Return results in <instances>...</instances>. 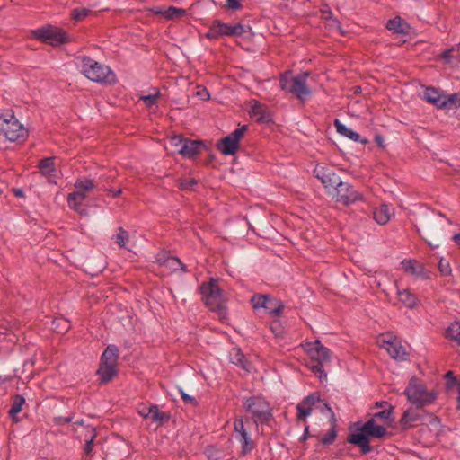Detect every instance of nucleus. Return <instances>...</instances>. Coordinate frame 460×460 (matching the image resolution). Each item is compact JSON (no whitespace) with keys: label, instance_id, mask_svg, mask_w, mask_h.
I'll use <instances>...</instances> for the list:
<instances>
[{"label":"nucleus","instance_id":"48","mask_svg":"<svg viewBox=\"0 0 460 460\" xmlns=\"http://www.w3.org/2000/svg\"><path fill=\"white\" fill-rule=\"evenodd\" d=\"M90 433H91V435L89 436V439L85 440L86 443L84 446V453L86 455H90L92 453V449H93V438H94V435L93 434V429H91Z\"/></svg>","mask_w":460,"mask_h":460},{"label":"nucleus","instance_id":"18","mask_svg":"<svg viewBox=\"0 0 460 460\" xmlns=\"http://www.w3.org/2000/svg\"><path fill=\"white\" fill-rule=\"evenodd\" d=\"M250 115L259 122H268L271 116L268 108L257 101L251 102Z\"/></svg>","mask_w":460,"mask_h":460},{"label":"nucleus","instance_id":"9","mask_svg":"<svg viewBox=\"0 0 460 460\" xmlns=\"http://www.w3.org/2000/svg\"><path fill=\"white\" fill-rule=\"evenodd\" d=\"M0 135L10 141L23 139L27 136V130L14 118L13 114H6L0 120Z\"/></svg>","mask_w":460,"mask_h":460},{"label":"nucleus","instance_id":"17","mask_svg":"<svg viewBox=\"0 0 460 460\" xmlns=\"http://www.w3.org/2000/svg\"><path fill=\"white\" fill-rule=\"evenodd\" d=\"M402 269L417 278L428 279L429 272L424 265L417 261L405 260L402 261Z\"/></svg>","mask_w":460,"mask_h":460},{"label":"nucleus","instance_id":"23","mask_svg":"<svg viewBox=\"0 0 460 460\" xmlns=\"http://www.w3.org/2000/svg\"><path fill=\"white\" fill-rule=\"evenodd\" d=\"M334 127L336 128V131L345 137H348L349 139L350 140H353L355 142H360V143H367V140L366 139H362L360 137V136L353 131L352 129L349 128L348 127H346L344 124H342L339 119H335L334 120Z\"/></svg>","mask_w":460,"mask_h":460},{"label":"nucleus","instance_id":"45","mask_svg":"<svg viewBox=\"0 0 460 460\" xmlns=\"http://www.w3.org/2000/svg\"><path fill=\"white\" fill-rule=\"evenodd\" d=\"M196 185L197 181L193 178H185L179 181V187L181 190H193Z\"/></svg>","mask_w":460,"mask_h":460},{"label":"nucleus","instance_id":"2","mask_svg":"<svg viewBox=\"0 0 460 460\" xmlns=\"http://www.w3.org/2000/svg\"><path fill=\"white\" fill-rule=\"evenodd\" d=\"M77 66L80 71L91 81L105 84H111L116 81V75L109 66L90 58H79Z\"/></svg>","mask_w":460,"mask_h":460},{"label":"nucleus","instance_id":"55","mask_svg":"<svg viewBox=\"0 0 460 460\" xmlns=\"http://www.w3.org/2000/svg\"><path fill=\"white\" fill-rule=\"evenodd\" d=\"M454 52V49H447V50H445L442 54H441V58L446 60L447 62H450L451 61V58H452V54Z\"/></svg>","mask_w":460,"mask_h":460},{"label":"nucleus","instance_id":"4","mask_svg":"<svg viewBox=\"0 0 460 460\" xmlns=\"http://www.w3.org/2000/svg\"><path fill=\"white\" fill-rule=\"evenodd\" d=\"M404 394L409 402L421 408L431 404L437 398L434 391H429L417 378H411Z\"/></svg>","mask_w":460,"mask_h":460},{"label":"nucleus","instance_id":"30","mask_svg":"<svg viewBox=\"0 0 460 460\" xmlns=\"http://www.w3.org/2000/svg\"><path fill=\"white\" fill-rule=\"evenodd\" d=\"M85 198H86V194L83 190H79L77 189L76 191H74L68 195V197H67L68 206L72 209L80 212L81 206H82L84 200L85 199Z\"/></svg>","mask_w":460,"mask_h":460},{"label":"nucleus","instance_id":"13","mask_svg":"<svg viewBox=\"0 0 460 460\" xmlns=\"http://www.w3.org/2000/svg\"><path fill=\"white\" fill-rule=\"evenodd\" d=\"M32 35L39 40L51 45H59L66 41L65 32L51 25L43 26L32 31Z\"/></svg>","mask_w":460,"mask_h":460},{"label":"nucleus","instance_id":"15","mask_svg":"<svg viewBox=\"0 0 460 460\" xmlns=\"http://www.w3.org/2000/svg\"><path fill=\"white\" fill-rule=\"evenodd\" d=\"M334 192H336L337 200L346 205L362 199V196L347 182L341 181Z\"/></svg>","mask_w":460,"mask_h":460},{"label":"nucleus","instance_id":"8","mask_svg":"<svg viewBox=\"0 0 460 460\" xmlns=\"http://www.w3.org/2000/svg\"><path fill=\"white\" fill-rule=\"evenodd\" d=\"M243 406L254 418V423H263L271 418V409L270 404L261 397L246 398Z\"/></svg>","mask_w":460,"mask_h":460},{"label":"nucleus","instance_id":"22","mask_svg":"<svg viewBox=\"0 0 460 460\" xmlns=\"http://www.w3.org/2000/svg\"><path fill=\"white\" fill-rule=\"evenodd\" d=\"M229 358L233 364L241 367L244 371L250 372L252 370L251 363L245 358L240 349H232L229 352Z\"/></svg>","mask_w":460,"mask_h":460},{"label":"nucleus","instance_id":"52","mask_svg":"<svg viewBox=\"0 0 460 460\" xmlns=\"http://www.w3.org/2000/svg\"><path fill=\"white\" fill-rule=\"evenodd\" d=\"M180 394L181 395V398L182 400L187 402V403H190V404H194L195 403V398L187 394L182 389H180Z\"/></svg>","mask_w":460,"mask_h":460},{"label":"nucleus","instance_id":"21","mask_svg":"<svg viewBox=\"0 0 460 460\" xmlns=\"http://www.w3.org/2000/svg\"><path fill=\"white\" fill-rule=\"evenodd\" d=\"M203 146L204 145L200 141L186 138L181 149L180 150V154L185 157L191 158L200 153Z\"/></svg>","mask_w":460,"mask_h":460},{"label":"nucleus","instance_id":"40","mask_svg":"<svg viewBox=\"0 0 460 460\" xmlns=\"http://www.w3.org/2000/svg\"><path fill=\"white\" fill-rule=\"evenodd\" d=\"M367 439H368V436L367 435V433L364 431H361V429H360L359 432L351 434L349 437L348 441L351 444L360 447V446L366 445V440H367Z\"/></svg>","mask_w":460,"mask_h":460},{"label":"nucleus","instance_id":"44","mask_svg":"<svg viewBox=\"0 0 460 460\" xmlns=\"http://www.w3.org/2000/svg\"><path fill=\"white\" fill-rule=\"evenodd\" d=\"M186 138L181 137V136H173L169 139V144L172 147L175 149L177 153L180 154V150L181 149V146L184 144Z\"/></svg>","mask_w":460,"mask_h":460},{"label":"nucleus","instance_id":"3","mask_svg":"<svg viewBox=\"0 0 460 460\" xmlns=\"http://www.w3.org/2000/svg\"><path fill=\"white\" fill-rule=\"evenodd\" d=\"M309 73L305 72L296 76L288 71L280 76V87L283 91L295 95L298 100L304 102L311 95V90L306 84Z\"/></svg>","mask_w":460,"mask_h":460},{"label":"nucleus","instance_id":"10","mask_svg":"<svg viewBox=\"0 0 460 460\" xmlns=\"http://www.w3.org/2000/svg\"><path fill=\"white\" fill-rule=\"evenodd\" d=\"M235 439L241 444V455L245 456L255 447V442L251 437L244 421L242 418L236 419L234 422Z\"/></svg>","mask_w":460,"mask_h":460},{"label":"nucleus","instance_id":"7","mask_svg":"<svg viewBox=\"0 0 460 460\" xmlns=\"http://www.w3.org/2000/svg\"><path fill=\"white\" fill-rule=\"evenodd\" d=\"M421 97L438 108L452 109L460 105V94H443L434 87H427L421 93Z\"/></svg>","mask_w":460,"mask_h":460},{"label":"nucleus","instance_id":"35","mask_svg":"<svg viewBox=\"0 0 460 460\" xmlns=\"http://www.w3.org/2000/svg\"><path fill=\"white\" fill-rule=\"evenodd\" d=\"M117 373V366L109 365V364H102L98 369V374L100 375L102 382L110 381Z\"/></svg>","mask_w":460,"mask_h":460},{"label":"nucleus","instance_id":"1","mask_svg":"<svg viewBox=\"0 0 460 460\" xmlns=\"http://www.w3.org/2000/svg\"><path fill=\"white\" fill-rule=\"evenodd\" d=\"M202 298L210 310L216 312L221 320H226L227 312L226 303L227 301L226 295L219 287L216 279H210L200 287Z\"/></svg>","mask_w":460,"mask_h":460},{"label":"nucleus","instance_id":"63","mask_svg":"<svg viewBox=\"0 0 460 460\" xmlns=\"http://www.w3.org/2000/svg\"><path fill=\"white\" fill-rule=\"evenodd\" d=\"M452 239L458 246H460V233L454 234Z\"/></svg>","mask_w":460,"mask_h":460},{"label":"nucleus","instance_id":"34","mask_svg":"<svg viewBox=\"0 0 460 460\" xmlns=\"http://www.w3.org/2000/svg\"><path fill=\"white\" fill-rule=\"evenodd\" d=\"M283 307H284V305L280 300L269 296L264 310L270 314H274V315L278 316L280 314Z\"/></svg>","mask_w":460,"mask_h":460},{"label":"nucleus","instance_id":"60","mask_svg":"<svg viewBox=\"0 0 460 460\" xmlns=\"http://www.w3.org/2000/svg\"><path fill=\"white\" fill-rule=\"evenodd\" d=\"M114 178H115V174H109V175H107V176H105V177H104V176H100V177H99V181H100L101 182H104V181H110V180L111 181V180H113Z\"/></svg>","mask_w":460,"mask_h":460},{"label":"nucleus","instance_id":"58","mask_svg":"<svg viewBox=\"0 0 460 460\" xmlns=\"http://www.w3.org/2000/svg\"><path fill=\"white\" fill-rule=\"evenodd\" d=\"M322 13L323 19H325L327 22L333 18V14L330 10H323Z\"/></svg>","mask_w":460,"mask_h":460},{"label":"nucleus","instance_id":"19","mask_svg":"<svg viewBox=\"0 0 460 460\" xmlns=\"http://www.w3.org/2000/svg\"><path fill=\"white\" fill-rule=\"evenodd\" d=\"M319 401V397L315 394L306 396L301 402L296 406L297 409V419L299 420H305L312 412V406Z\"/></svg>","mask_w":460,"mask_h":460},{"label":"nucleus","instance_id":"14","mask_svg":"<svg viewBox=\"0 0 460 460\" xmlns=\"http://www.w3.org/2000/svg\"><path fill=\"white\" fill-rule=\"evenodd\" d=\"M315 176L322 181L329 192H334L339 184L341 182V178L330 168L324 166H316L314 169Z\"/></svg>","mask_w":460,"mask_h":460},{"label":"nucleus","instance_id":"61","mask_svg":"<svg viewBox=\"0 0 460 460\" xmlns=\"http://www.w3.org/2000/svg\"><path fill=\"white\" fill-rule=\"evenodd\" d=\"M57 322H58V325H63L62 326L63 330L66 331L69 328V324L66 320L60 319V320H58Z\"/></svg>","mask_w":460,"mask_h":460},{"label":"nucleus","instance_id":"11","mask_svg":"<svg viewBox=\"0 0 460 460\" xmlns=\"http://www.w3.org/2000/svg\"><path fill=\"white\" fill-rule=\"evenodd\" d=\"M247 126H243L234 130L230 135L222 138L218 144V149L226 155H232L239 149V142L243 137Z\"/></svg>","mask_w":460,"mask_h":460},{"label":"nucleus","instance_id":"36","mask_svg":"<svg viewBox=\"0 0 460 460\" xmlns=\"http://www.w3.org/2000/svg\"><path fill=\"white\" fill-rule=\"evenodd\" d=\"M168 415L159 411L156 405H151L150 416L148 419L154 422L162 424L168 420Z\"/></svg>","mask_w":460,"mask_h":460},{"label":"nucleus","instance_id":"37","mask_svg":"<svg viewBox=\"0 0 460 460\" xmlns=\"http://www.w3.org/2000/svg\"><path fill=\"white\" fill-rule=\"evenodd\" d=\"M75 186L79 190H83L85 194H86V192H89V191H92V190H94L97 189V185L91 179L78 180L75 182Z\"/></svg>","mask_w":460,"mask_h":460},{"label":"nucleus","instance_id":"51","mask_svg":"<svg viewBox=\"0 0 460 460\" xmlns=\"http://www.w3.org/2000/svg\"><path fill=\"white\" fill-rule=\"evenodd\" d=\"M197 96H199V98L200 100H208L210 98V94L208 93V91L206 89V88H200L197 91L196 93Z\"/></svg>","mask_w":460,"mask_h":460},{"label":"nucleus","instance_id":"39","mask_svg":"<svg viewBox=\"0 0 460 460\" xmlns=\"http://www.w3.org/2000/svg\"><path fill=\"white\" fill-rule=\"evenodd\" d=\"M157 261L159 263L166 264L169 267L172 268L173 270H176L178 266H181L182 270H185L184 264L175 257H167L165 259V254H162L161 257L157 258Z\"/></svg>","mask_w":460,"mask_h":460},{"label":"nucleus","instance_id":"26","mask_svg":"<svg viewBox=\"0 0 460 460\" xmlns=\"http://www.w3.org/2000/svg\"><path fill=\"white\" fill-rule=\"evenodd\" d=\"M374 218L379 225H385L391 218L393 211L387 204H382L374 210Z\"/></svg>","mask_w":460,"mask_h":460},{"label":"nucleus","instance_id":"33","mask_svg":"<svg viewBox=\"0 0 460 460\" xmlns=\"http://www.w3.org/2000/svg\"><path fill=\"white\" fill-rule=\"evenodd\" d=\"M112 239L119 246V248L128 249L130 236L129 234L122 227H119L117 229V233L113 234Z\"/></svg>","mask_w":460,"mask_h":460},{"label":"nucleus","instance_id":"62","mask_svg":"<svg viewBox=\"0 0 460 460\" xmlns=\"http://www.w3.org/2000/svg\"><path fill=\"white\" fill-rule=\"evenodd\" d=\"M104 190H108L109 192H111L112 194V196H114V197L119 196L122 192L121 189H119L118 190H113L111 189L104 188Z\"/></svg>","mask_w":460,"mask_h":460},{"label":"nucleus","instance_id":"6","mask_svg":"<svg viewBox=\"0 0 460 460\" xmlns=\"http://www.w3.org/2000/svg\"><path fill=\"white\" fill-rule=\"evenodd\" d=\"M251 27L243 23H224L219 20L214 21L209 26L206 37L216 40L221 37H240L250 32Z\"/></svg>","mask_w":460,"mask_h":460},{"label":"nucleus","instance_id":"57","mask_svg":"<svg viewBox=\"0 0 460 460\" xmlns=\"http://www.w3.org/2000/svg\"><path fill=\"white\" fill-rule=\"evenodd\" d=\"M71 421V419L68 417H58L56 419V422L59 425L66 424Z\"/></svg>","mask_w":460,"mask_h":460},{"label":"nucleus","instance_id":"41","mask_svg":"<svg viewBox=\"0 0 460 460\" xmlns=\"http://www.w3.org/2000/svg\"><path fill=\"white\" fill-rule=\"evenodd\" d=\"M447 335L460 344V323H452L447 330Z\"/></svg>","mask_w":460,"mask_h":460},{"label":"nucleus","instance_id":"12","mask_svg":"<svg viewBox=\"0 0 460 460\" xmlns=\"http://www.w3.org/2000/svg\"><path fill=\"white\" fill-rule=\"evenodd\" d=\"M422 238L429 246L433 248L439 246V243L444 237V231L441 224L427 219L422 226Z\"/></svg>","mask_w":460,"mask_h":460},{"label":"nucleus","instance_id":"53","mask_svg":"<svg viewBox=\"0 0 460 460\" xmlns=\"http://www.w3.org/2000/svg\"><path fill=\"white\" fill-rule=\"evenodd\" d=\"M227 7L231 10H238L241 7L239 0H227Z\"/></svg>","mask_w":460,"mask_h":460},{"label":"nucleus","instance_id":"46","mask_svg":"<svg viewBox=\"0 0 460 460\" xmlns=\"http://www.w3.org/2000/svg\"><path fill=\"white\" fill-rule=\"evenodd\" d=\"M438 269H439L440 273L443 276H448L451 274L450 264H449L448 261H447L445 259H440V261L438 262Z\"/></svg>","mask_w":460,"mask_h":460},{"label":"nucleus","instance_id":"24","mask_svg":"<svg viewBox=\"0 0 460 460\" xmlns=\"http://www.w3.org/2000/svg\"><path fill=\"white\" fill-rule=\"evenodd\" d=\"M386 28L394 33L398 34H407L410 30L409 24L399 16L389 20Z\"/></svg>","mask_w":460,"mask_h":460},{"label":"nucleus","instance_id":"38","mask_svg":"<svg viewBox=\"0 0 460 460\" xmlns=\"http://www.w3.org/2000/svg\"><path fill=\"white\" fill-rule=\"evenodd\" d=\"M25 402V400L21 395H16L13 401V403L9 411V416L15 420L18 413L21 412L22 409V405Z\"/></svg>","mask_w":460,"mask_h":460},{"label":"nucleus","instance_id":"42","mask_svg":"<svg viewBox=\"0 0 460 460\" xmlns=\"http://www.w3.org/2000/svg\"><path fill=\"white\" fill-rule=\"evenodd\" d=\"M267 295H256L253 296L251 299V302L252 304V306L254 309L263 308L265 309L267 300H268Z\"/></svg>","mask_w":460,"mask_h":460},{"label":"nucleus","instance_id":"54","mask_svg":"<svg viewBox=\"0 0 460 460\" xmlns=\"http://www.w3.org/2000/svg\"><path fill=\"white\" fill-rule=\"evenodd\" d=\"M446 378L448 380L447 381V387H451L452 385H455L456 383V378L454 377V374L452 371H448L447 374H446Z\"/></svg>","mask_w":460,"mask_h":460},{"label":"nucleus","instance_id":"5","mask_svg":"<svg viewBox=\"0 0 460 460\" xmlns=\"http://www.w3.org/2000/svg\"><path fill=\"white\" fill-rule=\"evenodd\" d=\"M303 346L314 362L311 366L312 371L314 374L319 375L320 378H322L323 376L326 377V374L323 372V367L324 363L330 361L331 352L329 349L322 345L318 340L313 342H306Z\"/></svg>","mask_w":460,"mask_h":460},{"label":"nucleus","instance_id":"64","mask_svg":"<svg viewBox=\"0 0 460 460\" xmlns=\"http://www.w3.org/2000/svg\"><path fill=\"white\" fill-rule=\"evenodd\" d=\"M457 393H458V396H457L458 408H460V382L457 384Z\"/></svg>","mask_w":460,"mask_h":460},{"label":"nucleus","instance_id":"49","mask_svg":"<svg viewBox=\"0 0 460 460\" xmlns=\"http://www.w3.org/2000/svg\"><path fill=\"white\" fill-rule=\"evenodd\" d=\"M151 406H139L137 409V412L145 419H148L150 416Z\"/></svg>","mask_w":460,"mask_h":460},{"label":"nucleus","instance_id":"27","mask_svg":"<svg viewBox=\"0 0 460 460\" xmlns=\"http://www.w3.org/2000/svg\"><path fill=\"white\" fill-rule=\"evenodd\" d=\"M397 296L401 303L408 308H414L418 305L419 300L409 289H397Z\"/></svg>","mask_w":460,"mask_h":460},{"label":"nucleus","instance_id":"59","mask_svg":"<svg viewBox=\"0 0 460 460\" xmlns=\"http://www.w3.org/2000/svg\"><path fill=\"white\" fill-rule=\"evenodd\" d=\"M364 454L368 453L371 451V447L369 446V440H366V445L359 447Z\"/></svg>","mask_w":460,"mask_h":460},{"label":"nucleus","instance_id":"29","mask_svg":"<svg viewBox=\"0 0 460 460\" xmlns=\"http://www.w3.org/2000/svg\"><path fill=\"white\" fill-rule=\"evenodd\" d=\"M118 358V348L115 345H109L102 355L101 363L117 366Z\"/></svg>","mask_w":460,"mask_h":460},{"label":"nucleus","instance_id":"31","mask_svg":"<svg viewBox=\"0 0 460 460\" xmlns=\"http://www.w3.org/2000/svg\"><path fill=\"white\" fill-rule=\"evenodd\" d=\"M420 416L418 411L412 408L406 410L401 419L402 429H407L413 426V423L420 420Z\"/></svg>","mask_w":460,"mask_h":460},{"label":"nucleus","instance_id":"43","mask_svg":"<svg viewBox=\"0 0 460 460\" xmlns=\"http://www.w3.org/2000/svg\"><path fill=\"white\" fill-rule=\"evenodd\" d=\"M160 96H161V93H160V92L157 91L156 93H155L153 94L142 95L140 97V100H142L144 102L146 106L150 108L154 104H155V102L160 98Z\"/></svg>","mask_w":460,"mask_h":460},{"label":"nucleus","instance_id":"16","mask_svg":"<svg viewBox=\"0 0 460 460\" xmlns=\"http://www.w3.org/2000/svg\"><path fill=\"white\" fill-rule=\"evenodd\" d=\"M381 346L388 352L392 358L395 359L405 360L407 358L406 348L397 338L383 340Z\"/></svg>","mask_w":460,"mask_h":460},{"label":"nucleus","instance_id":"50","mask_svg":"<svg viewBox=\"0 0 460 460\" xmlns=\"http://www.w3.org/2000/svg\"><path fill=\"white\" fill-rule=\"evenodd\" d=\"M390 415H391V410H384V411L375 413L373 419H375L376 420V419L388 420Z\"/></svg>","mask_w":460,"mask_h":460},{"label":"nucleus","instance_id":"32","mask_svg":"<svg viewBox=\"0 0 460 460\" xmlns=\"http://www.w3.org/2000/svg\"><path fill=\"white\" fill-rule=\"evenodd\" d=\"M325 411H326L327 414H328V415H329V417H330V420H331V422H332V429H330V430H329V431H328V432H327V433H326V434L322 438V440H321V441H322V443H323V445H330V444H332V443L334 441V439H335V438H336V436H337L336 431H335V429H334V425H335V416H334V413H333L332 410L330 407H328L326 404H325Z\"/></svg>","mask_w":460,"mask_h":460},{"label":"nucleus","instance_id":"47","mask_svg":"<svg viewBox=\"0 0 460 460\" xmlns=\"http://www.w3.org/2000/svg\"><path fill=\"white\" fill-rule=\"evenodd\" d=\"M89 10L86 8H78L72 11V18L75 21H79L85 17L89 13Z\"/></svg>","mask_w":460,"mask_h":460},{"label":"nucleus","instance_id":"56","mask_svg":"<svg viewBox=\"0 0 460 460\" xmlns=\"http://www.w3.org/2000/svg\"><path fill=\"white\" fill-rule=\"evenodd\" d=\"M328 22V25L330 26V28L332 29H337L340 31V23L339 22L337 21L336 18H332L330 21L327 22Z\"/></svg>","mask_w":460,"mask_h":460},{"label":"nucleus","instance_id":"28","mask_svg":"<svg viewBox=\"0 0 460 460\" xmlns=\"http://www.w3.org/2000/svg\"><path fill=\"white\" fill-rule=\"evenodd\" d=\"M40 172L46 176L49 181L52 180L56 176V168L54 164V158L53 157H47L42 159L40 162Z\"/></svg>","mask_w":460,"mask_h":460},{"label":"nucleus","instance_id":"25","mask_svg":"<svg viewBox=\"0 0 460 460\" xmlns=\"http://www.w3.org/2000/svg\"><path fill=\"white\" fill-rule=\"evenodd\" d=\"M155 13L160 14L168 20H178L186 14V10L174 6H170L168 8L159 7L155 11Z\"/></svg>","mask_w":460,"mask_h":460},{"label":"nucleus","instance_id":"20","mask_svg":"<svg viewBox=\"0 0 460 460\" xmlns=\"http://www.w3.org/2000/svg\"><path fill=\"white\" fill-rule=\"evenodd\" d=\"M361 431L367 433V436L373 438H383L387 434L386 429L376 423L375 419L367 420L362 427Z\"/></svg>","mask_w":460,"mask_h":460}]
</instances>
